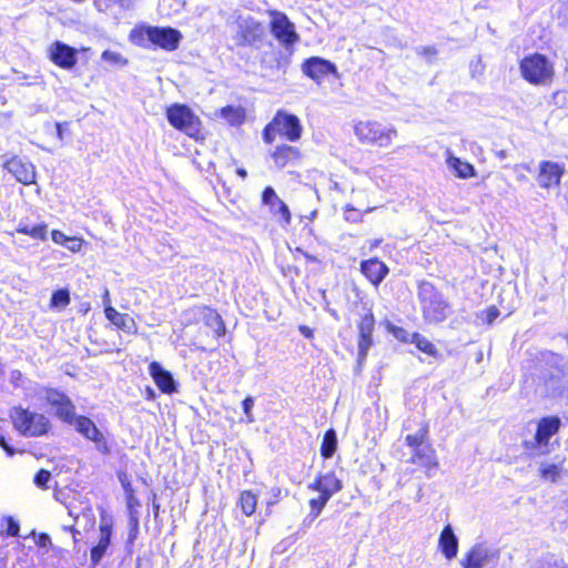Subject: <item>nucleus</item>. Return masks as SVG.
I'll return each mask as SVG.
<instances>
[{
  "instance_id": "f257e3e1",
  "label": "nucleus",
  "mask_w": 568,
  "mask_h": 568,
  "mask_svg": "<svg viewBox=\"0 0 568 568\" xmlns=\"http://www.w3.org/2000/svg\"><path fill=\"white\" fill-rule=\"evenodd\" d=\"M418 301L423 317L429 324H439L452 313L448 301L429 282H420L418 286Z\"/></svg>"
},
{
  "instance_id": "f03ea898",
  "label": "nucleus",
  "mask_w": 568,
  "mask_h": 568,
  "mask_svg": "<svg viewBox=\"0 0 568 568\" xmlns=\"http://www.w3.org/2000/svg\"><path fill=\"white\" fill-rule=\"evenodd\" d=\"M9 417L14 429L24 437L47 435L51 427L50 419L45 415L21 406L12 407Z\"/></svg>"
},
{
  "instance_id": "7ed1b4c3",
  "label": "nucleus",
  "mask_w": 568,
  "mask_h": 568,
  "mask_svg": "<svg viewBox=\"0 0 568 568\" xmlns=\"http://www.w3.org/2000/svg\"><path fill=\"white\" fill-rule=\"evenodd\" d=\"M520 73L531 84H546L554 77V67L549 60L539 53L525 57L520 61Z\"/></svg>"
},
{
  "instance_id": "20e7f679",
  "label": "nucleus",
  "mask_w": 568,
  "mask_h": 568,
  "mask_svg": "<svg viewBox=\"0 0 568 568\" xmlns=\"http://www.w3.org/2000/svg\"><path fill=\"white\" fill-rule=\"evenodd\" d=\"M169 123L190 138L203 139L201 134V121L192 110L183 104H173L166 110Z\"/></svg>"
},
{
  "instance_id": "39448f33",
  "label": "nucleus",
  "mask_w": 568,
  "mask_h": 568,
  "mask_svg": "<svg viewBox=\"0 0 568 568\" xmlns=\"http://www.w3.org/2000/svg\"><path fill=\"white\" fill-rule=\"evenodd\" d=\"M356 136L363 143H371L381 148L388 146L397 135L396 130L386 129L377 122L361 121L355 124Z\"/></svg>"
},
{
  "instance_id": "423d86ee",
  "label": "nucleus",
  "mask_w": 568,
  "mask_h": 568,
  "mask_svg": "<svg viewBox=\"0 0 568 568\" xmlns=\"http://www.w3.org/2000/svg\"><path fill=\"white\" fill-rule=\"evenodd\" d=\"M140 33L152 44L166 51H173L179 48L182 40V33L171 27L146 26L140 29Z\"/></svg>"
},
{
  "instance_id": "0eeeda50",
  "label": "nucleus",
  "mask_w": 568,
  "mask_h": 568,
  "mask_svg": "<svg viewBox=\"0 0 568 568\" xmlns=\"http://www.w3.org/2000/svg\"><path fill=\"white\" fill-rule=\"evenodd\" d=\"M561 420L557 416L545 417L537 425V430L531 440H526L525 445L528 449L537 450L538 454L548 452V443L560 428Z\"/></svg>"
},
{
  "instance_id": "6e6552de",
  "label": "nucleus",
  "mask_w": 568,
  "mask_h": 568,
  "mask_svg": "<svg viewBox=\"0 0 568 568\" xmlns=\"http://www.w3.org/2000/svg\"><path fill=\"white\" fill-rule=\"evenodd\" d=\"M42 398L54 408L57 417L70 424L73 422L75 415V406L72 400L62 392L57 389H45Z\"/></svg>"
},
{
  "instance_id": "1a4fd4ad",
  "label": "nucleus",
  "mask_w": 568,
  "mask_h": 568,
  "mask_svg": "<svg viewBox=\"0 0 568 568\" xmlns=\"http://www.w3.org/2000/svg\"><path fill=\"white\" fill-rule=\"evenodd\" d=\"M271 31L273 36L286 48L298 41L300 37L295 31L294 24L286 14L277 11L271 12Z\"/></svg>"
},
{
  "instance_id": "9d476101",
  "label": "nucleus",
  "mask_w": 568,
  "mask_h": 568,
  "mask_svg": "<svg viewBox=\"0 0 568 568\" xmlns=\"http://www.w3.org/2000/svg\"><path fill=\"white\" fill-rule=\"evenodd\" d=\"M112 525V517L108 516L104 510H101L99 541L90 550V559L92 567H95L97 565L100 564V561L106 554L108 548L111 545Z\"/></svg>"
},
{
  "instance_id": "9b49d317",
  "label": "nucleus",
  "mask_w": 568,
  "mask_h": 568,
  "mask_svg": "<svg viewBox=\"0 0 568 568\" xmlns=\"http://www.w3.org/2000/svg\"><path fill=\"white\" fill-rule=\"evenodd\" d=\"M273 126L275 131L286 138L291 142L298 141L302 135V124L300 119L284 111H278L273 119Z\"/></svg>"
},
{
  "instance_id": "f8f14e48",
  "label": "nucleus",
  "mask_w": 568,
  "mask_h": 568,
  "mask_svg": "<svg viewBox=\"0 0 568 568\" xmlns=\"http://www.w3.org/2000/svg\"><path fill=\"white\" fill-rule=\"evenodd\" d=\"M497 558V551L485 544H476L460 560L463 568H484Z\"/></svg>"
},
{
  "instance_id": "ddd939ff",
  "label": "nucleus",
  "mask_w": 568,
  "mask_h": 568,
  "mask_svg": "<svg viewBox=\"0 0 568 568\" xmlns=\"http://www.w3.org/2000/svg\"><path fill=\"white\" fill-rule=\"evenodd\" d=\"M3 166L17 179L18 182L27 185L34 182L36 170L31 162L13 156L6 161Z\"/></svg>"
},
{
  "instance_id": "4468645a",
  "label": "nucleus",
  "mask_w": 568,
  "mask_h": 568,
  "mask_svg": "<svg viewBox=\"0 0 568 568\" xmlns=\"http://www.w3.org/2000/svg\"><path fill=\"white\" fill-rule=\"evenodd\" d=\"M197 321H202L207 327H210L215 337H220L225 333V326L220 314L209 307H194L187 312Z\"/></svg>"
},
{
  "instance_id": "2eb2a0df",
  "label": "nucleus",
  "mask_w": 568,
  "mask_h": 568,
  "mask_svg": "<svg viewBox=\"0 0 568 568\" xmlns=\"http://www.w3.org/2000/svg\"><path fill=\"white\" fill-rule=\"evenodd\" d=\"M49 52L50 59L63 69L73 68L78 61L75 49L60 41L51 44Z\"/></svg>"
},
{
  "instance_id": "dca6fc26",
  "label": "nucleus",
  "mask_w": 568,
  "mask_h": 568,
  "mask_svg": "<svg viewBox=\"0 0 568 568\" xmlns=\"http://www.w3.org/2000/svg\"><path fill=\"white\" fill-rule=\"evenodd\" d=\"M375 327V320L372 313H366L358 323V356L364 359L373 344L372 334Z\"/></svg>"
},
{
  "instance_id": "f3484780",
  "label": "nucleus",
  "mask_w": 568,
  "mask_h": 568,
  "mask_svg": "<svg viewBox=\"0 0 568 568\" xmlns=\"http://www.w3.org/2000/svg\"><path fill=\"white\" fill-rule=\"evenodd\" d=\"M335 71L336 68L333 63L318 57H312L303 63V72L315 81H321Z\"/></svg>"
},
{
  "instance_id": "a211bd4d",
  "label": "nucleus",
  "mask_w": 568,
  "mask_h": 568,
  "mask_svg": "<svg viewBox=\"0 0 568 568\" xmlns=\"http://www.w3.org/2000/svg\"><path fill=\"white\" fill-rule=\"evenodd\" d=\"M459 540L452 525H446L438 538V548L447 560L457 556Z\"/></svg>"
},
{
  "instance_id": "6ab92c4d",
  "label": "nucleus",
  "mask_w": 568,
  "mask_h": 568,
  "mask_svg": "<svg viewBox=\"0 0 568 568\" xmlns=\"http://www.w3.org/2000/svg\"><path fill=\"white\" fill-rule=\"evenodd\" d=\"M149 372L158 387L163 393L172 394L176 390L172 374L165 371L158 362H152L150 364Z\"/></svg>"
},
{
  "instance_id": "aec40b11",
  "label": "nucleus",
  "mask_w": 568,
  "mask_h": 568,
  "mask_svg": "<svg viewBox=\"0 0 568 568\" xmlns=\"http://www.w3.org/2000/svg\"><path fill=\"white\" fill-rule=\"evenodd\" d=\"M562 175V169L559 164L550 161H544L540 164L538 183L541 187L558 185Z\"/></svg>"
},
{
  "instance_id": "412c9836",
  "label": "nucleus",
  "mask_w": 568,
  "mask_h": 568,
  "mask_svg": "<svg viewBox=\"0 0 568 568\" xmlns=\"http://www.w3.org/2000/svg\"><path fill=\"white\" fill-rule=\"evenodd\" d=\"M361 271L375 286H377L388 274V267L378 258L363 261L361 263Z\"/></svg>"
},
{
  "instance_id": "4be33fe9",
  "label": "nucleus",
  "mask_w": 568,
  "mask_h": 568,
  "mask_svg": "<svg viewBox=\"0 0 568 568\" xmlns=\"http://www.w3.org/2000/svg\"><path fill=\"white\" fill-rule=\"evenodd\" d=\"M105 317L118 328L125 333L132 334L136 332V324L132 316L124 313H119L112 306H105Z\"/></svg>"
},
{
  "instance_id": "5701e85b",
  "label": "nucleus",
  "mask_w": 568,
  "mask_h": 568,
  "mask_svg": "<svg viewBox=\"0 0 568 568\" xmlns=\"http://www.w3.org/2000/svg\"><path fill=\"white\" fill-rule=\"evenodd\" d=\"M272 158L276 166L283 169L288 164L295 163L301 158V152L295 146L283 144L275 148Z\"/></svg>"
},
{
  "instance_id": "b1692460",
  "label": "nucleus",
  "mask_w": 568,
  "mask_h": 568,
  "mask_svg": "<svg viewBox=\"0 0 568 568\" xmlns=\"http://www.w3.org/2000/svg\"><path fill=\"white\" fill-rule=\"evenodd\" d=\"M410 460L427 469L437 467L435 450L429 445H423L413 450Z\"/></svg>"
},
{
  "instance_id": "393cba45",
  "label": "nucleus",
  "mask_w": 568,
  "mask_h": 568,
  "mask_svg": "<svg viewBox=\"0 0 568 568\" xmlns=\"http://www.w3.org/2000/svg\"><path fill=\"white\" fill-rule=\"evenodd\" d=\"M446 163L453 170L456 176L467 179L475 175V169L471 164L463 162L456 158L450 150L446 151Z\"/></svg>"
},
{
  "instance_id": "a878e982",
  "label": "nucleus",
  "mask_w": 568,
  "mask_h": 568,
  "mask_svg": "<svg viewBox=\"0 0 568 568\" xmlns=\"http://www.w3.org/2000/svg\"><path fill=\"white\" fill-rule=\"evenodd\" d=\"M315 485L322 494L321 497H331L342 488L341 480L333 473L321 476Z\"/></svg>"
},
{
  "instance_id": "bb28decb",
  "label": "nucleus",
  "mask_w": 568,
  "mask_h": 568,
  "mask_svg": "<svg viewBox=\"0 0 568 568\" xmlns=\"http://www.w3.org/2000/svg\"><path fill=\"white\" fill-rule=\"evenodd\" d=\"M70 425H73L78 433L91 442L97 439V436L101 433L95 424L85 416H75Z\"/></svg>"
},
{
  "instance_id": "cd10ccee",
  "label": "nucleus",
  "mask_w": 568,
  "mask_h": 568,
  "mask_svg": "<svg viewBox=\"0 0 568 568\" xmlns=\"http://www.w3.org/2000/svg\"><path fill=\"white\" fill-rule=\"evenodd\" d=\"M337 448V436L334 429H328L324 434L322 446H321V455L324 458H331Z\"/></svg>"
},
{
  "instance_id": "c85d7f7f",
  "label": "nucleus",
  "mask_w": 568,
  "mask_h": 568,
  "mask_svg": "<svg viewBox=\"0 0 568 568\" xmlns=\"http://www.w3.org/2000/svg\"><path fill=\"white\" fill-rule=\"evenodd\" d=\"M17 232L21 234L30 235L34 240H45L47 225L38 224L30 226L27 223L20 222L17 226Z\"/></svg>"
},
{
  "instance_id": "c756f323",
  "label": "nucleus",
  "mask_w": 568,
  "mask_h": 568,
  "mask_svg": "<svg viewBox=\"0 0 568 568\" xmlns=\"http://www.w3.org/2000/svg\"><path fill=\"white\" fill-rule=\"evenodd\" d=\"M140 506L139 499H128V508L130 511V534H129V540L133 541L136 537L138 530H139V516L135 510V507Z\"/></svg>"
},
{
  "instance_id": "7c9ffc66",
  "label": "nucleus",
  "mask_w": 568,
  "mask_h": 568,
  "mask_svg": "<svg viewBox=\"0 0 568 568\" xmlns=\"http://www.w3.org/2000/svg\"><path fill=\"white\" fill-rule=\"evenodd\" d=\"M221 115L230 124L237 125V124L242 123V121L244 119V111L241 108L229 105L221 110Z\"/></svg>"
},
{
  "instance_id": "2f4dec72",
  "label": "nucleus",
  "mask_w": 568,
  "mask_h": 568,
  "mask_svg": "<svg viewBox=\"0 0 568 568\" xmlns=\"http://www.w3.org/2000/svg\"><path fill=\"white\" fill-rule=\"evenodd\" d=\"M83 504L84 503L81 501V513L75 511V507L71 505H65V508L68 509L69 515L74 518V520H80V517L82 516V518L85 519L88 524L93 525L95 520L94 514L89 506Z\"/></svg>"
},
{
  "instance_id": "473e14b6",
  "label": "nucleus",
  "mask_w": 568,
  "mask_h": 568,
  "mask_svg": "<svg viewBox=\"0 0 568 568\" xmlns=\"http://www.w3.org/2000/svg\"><path fill=\"white\" fill-rule=\"evenodd\" d=\"M428 429L426 426H422L415 434H409L405 437L406 444L415 450L417 447L425 445V439Z\"/></svg>"
},
{
  "instance_id": "72a5a7b5",
  "label": "nucleus",
  "mask_w": 568,
  "mask_h": 568,
  "mask_svg": "<svg viewBox=\"0 0 568 568\" xmlns=\"http://www.w3.org/2000/svg\"><path fill=\"white\" fill-rule=\"evenodd\" d=\"M412 343H414L419 351L428 355H434L437 352L435 345L418 333L412 334Z\"/></svg>"
},
{
  "instance_id": "f704fd0d",
  "label": "nucleus",
  "mask_w": 568,
  "mask_h": 568,
  "mask_svg": "<svg viewBox=\"0 0 568 568\" xmlns=\"http://www.w3.org/2000/svg\"><path fill=\"white\" fill-rule=\"evenodd\" d=\"M70 303V295L67 290H58L51 296V306L63 308Z\"/></svg>"
},
{
  "instance_id": "c9c22d12",
  "label": "nucleus",
  "mask_w": 568,
  "mask_h": 568,
  "mask_svg": "<svg viewBox=\"0 0 568 568\" xmlns=\"http://www.w3.org/2000/svg\"><path fill=\"white\" fill-rule=\"evenodd\" d=\"M101 59L111 65H125L128 63V60L121 53L111 50L103 51Z\"/></svg>"
},
{
  "instance_id": "e433bc0d",
  "label": "nucleus",
  "mask_w": 568,
  "mask_h": 568,
  "mask_svg": "<svg viewBox=\"0 0 568 568\" xmlns=\"http://www.w3.org/2000/svg\"><path fill=\"white\" fill-rule=\"evenodd\" d=\"M134 0H94V6L101 12H104L109 9L111 3H119L124 9H130L133 4Z\"/></svg>"
},
{
  "instance_id": "4c0bfd02",
  "label": "nucleus",
  "mask_w": 568,
  "mask_h": 568,
  "mask_svg": "<svg viewBox=\"0 0 568 568\" xmlns=\"http://www.w3.org/2000/svg\"><path fill=\"white\" fill-rule=\"evenodd\" d=\"M278 201H282L275 193L274 189L267 186L264 189L262 193V202L265 205H268L272 211H275V206L278 204Z\"/></svg>"
},
{
  "instance_id": "58836bf2",
  "label": "nucleus",
  "mask_w": 568,
  "mask_h": 568,
  "mask_svg": "<svg viewBox=\"0 0 568 568\" xmlns=\"http://www.w3.org/2000/svg\"><path fill=\"white\" fill-rule=\"evenodd\" d=\"M236 506H240L243 514L251 516L256 508V499H237Z\"/></svg>"
},
{
  "instance_id": "ea45409f",
  "label": "nucleus",
  "mask_w": 568,
  "mask_h": 568,
  "mask_svg": "<svg viewBox=\"0 0 568 568\" xmlns=\"http://www.w3.org/2000/svg\"><path fill=\"white\" fill-rule=\"evenodd\" d=\"M95 444V449L103 455H109L111 453V448L108 445V442L102 433L97 436V439L92 440Z\"/></svg>"
},
{
  "instance_id": "a19ab883",
  "label": "nucleus",
  "mask_w": 568,
  "mask_h": 568,
  "mask_svg": "<svg viewBox=\"0 0 568 568\" xmlns=\"http://www.w3.org/2000/svg\"><path fill=\"white\" fill-rule=\"evenodd\" d=\"M327 499H311V520H314L325 506Z\"/></svg>"
},
{
  "instance_id": "79ce46f5",
  "label": "nucleus",
  "mask_w": 568,
  "mask_h": 568,
  "mask_svg": "<svg viewBox=\"0 0 568 568\" xmlns=\"http://www.w3.org/2000/svg\"><path fill=\"white\" fill-rule=\"evenodd\" d=\"M542 478L555 481L556 477L558 476V467L556 465H548L546 467H542L541 470Z\"/></svg>"
},
{
  "instance_id": "37998d69",
  "label": "nucleus",
  "mask_w": 568,
  "mask_h": 568,
  "mask_svg": "<svg viewBox=\"0 0 568 568\" xmlns=\"http://www.w3.org/2000/svg\"><path fill=\"white\" fill-rule=\"evenodd\" d=\"M51 474L45 469H40L34 476V484L39 487H43L50 480Z\"/></svg>"
},
{
  "instance_id": "c03bdc74",
  "label": "nucleus",
  "mask_w": 568,
  "mask_h": 568,
  "mask_svg": "<svg viewBox=\"0 0 568 568\" xmlns=\"http://www.w3.org/2000/svg\"><path fill=\"white\" fill-rule=\"evenodd\" d=\"M273 213L281 214L287 224L291 222V213L288 206L283 201H278V204L275 206V211H273Z\"/></svg>"
},
{
  "instance_id": "a18cd8bd",
  "label": "nucleus",
  "mask_w": 568,
  "mask_h": 568,
  "mask_svg": "<svg viewBox=\"0 0 568 568\" xmlns=\"http://www.w3.org/2000/svg\"><path fill=\"white\" fill-rule=\"evenodd\" d=\"M278 134L276 131H275V126H273V121L271 123H268L264 131H263V139L266 143H272L275 139V135Z\"/></svg>"
},
{
  "instance_id": "49530a36",
  "label": "nucleus",
  "mask_w": 568,
  "mask_h": 568,
  "mask_svg": "<svg viewBox=\"0 0 568 568\" xmlns=\"http://www.w3.org/2000/svg\"><path fill=\"white\" fill-rule=\"evenodd\" d=\"M7 529L6 532L8 536H17L19 534V524L12 517H8L7 519Z\"/></svg>"
},
{
  "instance_id": "de8ad7c7",
  "label": "nucleus",
  "mask_w": 568,
  "mask_h": 568,
  "mask_svg": "<svg viewBox=\"0 0 568 568\" xmlns=\"http://www.w3.org/2000/svg\"><path fill=\"white\" fill-rule=\"evenodd\" d=\"M64 246L71 252H79L82 246V241L78 237H68Z\"/></svg>"
},
{
  "instance_id": "09e8293b",
  "label": "nucleus",
  "mask_w": 568,
  "mask_h": 568,
  "mask_svg": "<svg viewBox=\"0 0 568 568\" xmlns=\"http://www.w3.org/2000/svg\"><path fill=\"white\" fill-rule=\"evenodd\" d=\"M242 406H243V410L245 413V415L247 416L248 420H253L252 418V414H251V410L254 406V400L252 397H246L243 403H242Z\"/></svg>"
},
{
  "instance_id": "8fccbe9b",
  "label": "nucleus",
  "mask_w": 568,
  "mask_h": 568,
  "mask_svg": "<svg viewBox=\"0 0 568 568\" xmlns=\"http://www.w3.org/2000/svg\"><path fill=\"white\" fill-rule=\"evenodd\" d=\"M417 53L424 57H435L437 49L433 45L420 47L417 49Z\"/></svg>"
},
{
  "instance_id": "3c124183",
  "label": "nucleus",
  "mask_w": 568,
  "mask_h": 568,
  "mask_svg": "<svg viewBox=\"0 0 568 568\" xmlns=\"http://www.w3.org/2000/svg\"><path fill=\"white\" fill-rule=\"evenodd\" d=\"M51 237H52V241H53L54 243H57V244H61V245H63V246L65 245V242H67V240H68V236H67V235H64L62 232L57 231V230L52 231V233H51Z\"/></svg>"
},
{
  "instance_id": "603ef678",
  "label": "nucleus",
  "mask_w": 568,
  "mask_h": 568,
  "mask_svg": "<svg viewBox=\"0 0 568 568\" xmlns=\"http://www.w3.org/2000/svg\"><path fill=\"white\" fill-rule=\"evenodd\" d=\"M499 315V311L493 306V307H489L487 311H486V316H487V323H493Z\"/></svg>"
},
{
  "instance_id": "864d4df0",
  "label": "nucleus",
  "mask_w": 568,
  "mask_h": 568,
  "mask_svg": "<svg viewBox=\"0 0 568 568\" xmlns=\"http://www.w3.org/2000/svg\"><path fill=\"white\" fill-rule=\"evenodd\" d=\"M0 446L6 450L8 456H13L16 450L7 443L4 436L0 434Z\"/></svg>"
},
{
  "instance_id": "5fc2aeb1",
  "label": "nucleus",
  "mask_w": 568,
  "mask_h": 568,
  "mask_svg": "<svg viewBox=\"0 0 568 568\" xmlns=\"http://www.w3.org/2000/svg\"><path fill=\"white\" fill-rule=\"evenodd\" d=\"M37 545H38L39 547H47V546H51V539H50L49 535H47V534H40V535L38 536Z\"/></svg>"
},
{
  "instance_id": "6e6d98bb",
  "label": "nucleus",
  "mask_w": 568,
  "mask_h": 568,
  "mask_svg": "<svg viewBox=\"0 0 568 568\" xmlns=\"http://www.w3.org/2000/svg\"><path fill=\"white\" fill-rule=\"evenodd\" d=\"M394 335L398 339L406 341L408 333L405 329H403V328H396L394 331Z\"/></svg>"
},
{
  "instance_id": "4d7b16f0",
  "label": "nucleus",
  "mask_w": 568,
  "mask_h": 568,
  "mask_svg": "<svg viewBox=\"0 0 568 568\" xmlns=\"http://www.w3.org/2000/svg\"><path fill=\"white\" fill-rule=\"evenodd\" d=\"M298 329H300L301 334L307 338L313 336V331L308 326L301 325Z\"/></svg>"
},
{
  "instance_id": "13d9d810",
  "label": "nucleus",
  "mask_w": 568,
  "mask_h": 568,
  "mask_svg": "<svg viewBox=\"0 0 568 568\" xmlns=\"http://www.w3.org/2000/svg\"><path fill=\"white\" fill-rule=\"evenodd\" d=\"M270 58H271V61L275 62L276 63V68L280 69L282 68V62L280 61L278 57H277V53L275 52H272L270 54Z\"/></svg>"
},
{
  "instance_id": "bf43d9fd",
  "label": "nucleus",
  "mask_w": 568,
  "mask_h": 568,
  "mask_svg": "<svg viewBox=\"0 0 568 568\" xmlns=\"http://www.w3.org/2000/svg\"><path fill=\"white\" fill-rule=\"evenodd\" d=\"M63 529L65 531H71L73 535V540L77 541V535L80 534L77 529H74L72 526H67V525L63 526Z\"/></svg>"
},
{
  "instance_id": "052dcab7",
  "label": "nucleus",
  "mask_w": 568,
  "mask_h": 568,
  "mask_svg": "<svg viewBox=\"0 0 568 568\" xmlns=\"http://www.w3.org/2000/svg\"><path fill=\"white\" fill-rule=\"evenodd\" d=\"M159 509H160V505L155 503V499H153V503H152V511H153V514H154V516H155V517H158Z\"/></svg>"
},
{
  "instance_id": "680f3d73",
  "label": "nucleus",
  "mask_w": 568,
  "mask_h": 568,
  "mask_svg": "<svg viewBox=\"0 0 568 568\" xmlns=\"http://www.w3.org/2000/svg\"><path fill=\"white\" fill-rule=\"evenodd\" d=\"M103 303L109 306L108 304L110 303V297H109V291L105 290L104 292V296H103Z\"/></svg>"
},
{
  "instance_id": "e2e57ef3",
  "label": "nucleus",
  "mask_w": 568,
  "mask_h": 568,
  "mask_svg": "<svg viewBox=\"0 0 568 568\" xmlns=\"http://www.w3.org/2000/svg\"><path fill=\"white\" fill-rule=\"evenodd\" d=\"M236 172L242 179H245L247 176V173L244 169H237Z\"/></svg>"
},
{
  "instance_id": "0e129e2a",
  "label": "nucleus",
  "mask_w": 568,
  "mask_h": 568,
  "mask_svg": "<svg viewBox=\"0 0 568 568\" xmlns=\"http://www.w3.org/2000/svg\"><path fill=\"white\" fill-rule=\"evenodd\" d=\"M57 132L60 139H62V125L60 123H57Z\"/></svg>"
},
{
  "instance_id": "69168bd1",
  "label": "nucleus",
  "mask_w": 568,
  "mask_h": 568,
  "mask_svg": "<svg viewBox=\"0 0 568 568\" xmlns=\"http://www.w3.org/2000/svg\"><path fill=\"white\" fill-rule=\"evenodd\" d=\"M248 42H250V39L245 34H242L241 41L239 43L245 44V43H248Z\"/></svg>"
},
{
  "instance_id": "338daca9",
  "label": "nucleus",
  "mask_w": 568,
  "mask_h": 568,
  "mask_svg": "<svg viewBox=\"0 0 568 568\" xmlns=\"http://www.w3.org/2000/svg\"><path fill=\"white\" fill-rule=\"evenodd\" d=\"M241 497H255L254 495H252L250 491H244Z\"/></svg>"
},
{
  "instance_id": "774afa93",
  "label": "nucleus",
  "mask_w": 568,
  "mask_h": 568,
  "mask_svg": "<svg viewBox=\"0 0 568 568\" xmlns=\"http://www.w3.org/2000/svg\"><path fill=\"white\" fill-rule=\"evenodd\" d=\"M500 156H501V158H504V156H505V152H504V151H501V152H500Z\"/></svg>"
}]
</instances>
